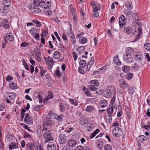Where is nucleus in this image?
<instances>
[{
	"instance_id": "1",
	"label": "nucleus",
	"mask_w": 150,
	"mask_h": 150,
	"mask_svg": "<svg viewBox=\"0 0 150 150\" xmlns=\"http://www.w3.org/2000/svg\"><path fill=\"white\" fill-rule=\"evenodd\" d=\"M132 26L135 27L134 28L132 34L134 36V40L132 41L135 42L138 40L139 39L140 34L142 32V29L140 27L141 23L137 21H134L132 23Z\"/></svg>"
},
{
	"instance_id": "2",
	"label": "nucleus",
	"mask_w": 150,
	"mask_h": 150,
	"mask_svg": "<svg viewBox=\"0 0 150 150\" xmlns=\"http://www.w3.org/2000/svg\"><path fill=\"white\" fill-rule=\"evenodd\" d=\"M33 2L44 8H49L51 6V2L49 0H33Z\"/></svg>"
},
{
	"instance_id": "3",
	"label": "nucleus",
	"mask_w": 150,
	"mask_h": 150,
	"mask_svg": "<svg viewBox=\"0 0 150 150\" xmlns=\"http://www.w3.org/2000/svg\"><path fill=\"white\" fill-rule=\"evenodd\" d=\"M42 132H44L43 136L45 139V143L50 141L53 140V139L51 136L52 132L51 130H48L46 127H43Z\"/></svg>"
},
{
	"instance_id": "4",
	"label": "nucleus",
	"mask_w": 150,
	"mask_h": 150,
	"mask_svg": "<svg viewBox=\"0 0 150 150\" xmlns=\"http://www.w3.org/2000/svg\"><path fill=\"white\" fill-rule=\"evenodd\" d=\"M123 59L124 61L128 64L131 63L133 61L132 56L129 54H125L123 56Z\"/></svg>"
},
{
	"instance_id": "5",
	"label": "nucleus",
	"mask_w": 150,
	"mask_h": 150,
	"mask_svg": "<svg viewBox=\"0 0 150 150\" xmlns=\"http://www.w3.org/2000/svg\"><path fill=\"white\" fill-rule=\"evenodd\" d=\"M59 142L61 144H64L67 142V139L64 134L62 133L59 135Z\"/></svg>"
},
{
	"instance_id": "6",
	"label": "nucleus",
	"mask_w": 150,
	"mask_h": 150,
	"mask_svg": "<svg viewBox=\"0 0 150 150\" xmlns=\"http://www.w3.org/2000/svg\"><path fill=\"white\" fill-rule=\"evenodd\" d=\"M24 121V122L28 125H31L33 123V119L32 118L30 117L28 113L26 114Z\"/></svg>"
},
{
	"instance_id": "7",
	"label": "nucleus",
	"mask_w": 150,
	"mask_h": 150,
	"mask_svg": "<svg viewBox=\"0 0 150 150\" xmlns=\"http://www.w3.org/2000/svg\"><path fill=\"white\" fill-rule=\"evenodd\" d=\"M16 96V94L13 92H10L9 94L7 96L6 100V102L8 103H11V100L14 99Z\"/></svg>"
},
{
	"instance_id": "8",
	"label": "nucleus",
	"mask_w": 150,
	"mask_h": 150,
	"mask_svg": "<svg viewBox=\"0 0 150 150\" xmlns=\"http://www.w3.org/2000/svg\"><path fill=\"white\" fill-rule=\"evenodd\" d=\"M122 132L121 129L120 128L117 127H115L112 130V133L113 134H114L116 137H118V135L120 134Z\"/></svg>"
},
{
	"instance_id": "9",
	"label": "nucleus",
	"mask_w": 150,
	"mask_h": 150,
	"mask_svg": "<svg viewBox=\"0 0 150 150\" xmlns=\"http://www.w3.org/2000/svg\"><path fill=\"white\" fill-rule=\"evenodd\" d=\"M125 18L123 15L120 16L119 18V23L120 27L122 28L123 26L125 25L126 23L125 22Z\"/></svg>"
},
{
	"instance_id": "10",
	"label": "nucleus",
	"mask_w": 150,
	"mask_h": 150,
	"mask_svg": "<svg viewBox=\"0 0 150 150\" xmlns=\"http://www.w3.org/2000/svg\"><path fill=\"white\" fill-rule=\"evenodd\" d=\"M119 83L120 87L124 89L126 88L128 86L127 82L123 79H120L119 81Z\"/></svg>"
},
{
	"instance_id": "11",
	"label": "nucleus",
	"mask_w": 150,
	"mask_h": 150,
	"mask_svg": "<svg viewBox=\"0 0 150 150\" xmlns=\"http://www.w3.org/2000/svg\"><path fill=\"white\" fill-rule=\"evenodd\" d=\"M56 145L54 143L50 142L48 144L47 149V150H56Z\"/></svg>"
},
{
	"instance_id": "12",
	"label": "nucleus",
	"mask_w": 150,
	"mask_h": 150,
	"mask_svg": "<svg viewBox=\"0 0 150 150\" xmlns=\"http://www.w3.org/2000/svg\"><path fill=\"white\" fill-rule=\"evenodd\" d=\"M54 124V121L51 120L50 119H47L44 123V127H45V126L50 127Z\"/></svg>"
},
{
	"instance_id": "13",
	"label": "nucleus",
	"mask_w": 150,
	"mask_h": 150,
	"mask_svg": "<svg viewBox=\"0 0 150 150\" xmlns=\"http://www.w3.org/2000/svg\"><path fill=\"white\" fill-rule=\"evenodd\" d=\"M67 144L69 147H74L76 145L77 142L75 140L71 139L68 141Z\"/></svg>"
},
{
	"instance_id": "14",
	"label": "nucleus",
	"mask_w": 150,
	"mask_h": 150,
	"mask_svg": "<svg viewBox=\"0 0 150 150\" xmlns=\"http://www.w3.org/2000/svg\"><path fill=\"white\" fill-rule=\"evenodd\" d=\"M33 8L32 9V12L35 13H38L41 12V10L38 6V5L35 4V6H33Z\"/></svg>"
},
{
	"instance_id": "15",
	"label": "nucleus",
	"mask_w": 150,
	"mask_h": 150,
	"mask_svg": "<svg viewBox=\"0 0 150 150\" xmlns=\"http://www.w3.org/2000/svg\"><path fill=\"white\" fill-rule=\"evenodd\" d=\"M5 38L6 39L10 42L12 41L14 39L13 34L11 33H7L6 34V36Z\"/></svg>"
},
{
	"instance_id": "16",
	"label": "nucleus",
	"mask_w": 150,
	"mask_h": 150,
	"mask_svg": "<svg viewBox=\"0 0 150 150\" xmlns=\"http://www.w3.org/2000/svg\"><path fill=\"white\" fill-rule=\"evenodd\" d=\"M8 7L3 6V5L0 6V11L3 13H6L8 10Z\"/></svg>"
},
{
	"instance_id": "17",
	"label": "nucleus",
	"mask_w": 150,
	"mask_h": 150,
	"mask_svg": "<svg viewBox=\"0 0 150 150\" xmlns=\"http://www.w3.org/2000/svg\"><path fill=\"white\" fill-rule=\"evenodd\" d=\"M103 94L104 97L108 98H110L112 95V93L108 91L107 89L103 91Z\"/></svg>"
},
{
	"instance_id": "18",
	"label": "nucleus",
	"mask_w": 150,
	"mask_h": 150,
	"mask_svg": "<svg viewBox=\"0 0 150 150\" xmlns=\"http://www.w3.org/2000/svg\"><path fill=\"white\" fill-rule=\"evenodd\" d=\"M136 58L137 60H139L140 62H139L140 64H138V65L139 67H142V65L144 63V62L143 63H142V60L143 59V57L142 56H138L137 54L135 55Z\"/></svg>"
},
{
	"instance_id": "19",
	"label": "nucleus",
	"mask_w": 150,
	"mask_h": 150,
	"mask_svg": "<svg viewBox=\"0 0 150 150\" xmlns=\"http://www.w3.org/2000/svg\"><path fill=\"white\" fill-rule=\"evenodd\" d=\"M87 42V39L85 37H80L79 40V42L81 44H84L86 43Z\"/></svg>"
},
{
	"instance_id": "20",
	"label": "nucleus",
	"mask_w": 150,
	"mask_h": 150,
	"mask_svg": "<svg viewBox=\"0 0 150 150\" xmlns=\"http://www.w3.org/2000/svg\"><path fill=\"white\" fill-rule=\"evenodd\" d=\"M106 89L108 91L110 92L112 94L115 92V88L112 86H108Z\"/></svg>"
},
{
	"instance_id": "21",
	"label": "nucleus",
	"mask_w": 150,
	"mask_h": 150,
	"mask_svg": "<svg viewBox=\"0 0 150 150\" xmlns=\"http://www.w3.org/2000/svg\"><path fill=\"white\" fill-rule=\"evenodd\" d=\"M124 31L127 34H130L133 32L132 28L130 27H125L124 29Z\"/></svg>"
},
{
	"instance_id": "22",
	"label": "nucleus",
	"mask_w": 150,
	"mask_h": 150,
	"mask_svg": "<svg viewBox=\"0 0 150 150\" xmlns=\"http://www.w3.org/2000/svg\"><path fill=\"white\" fill-rule=\"evenodd\" d=\"M108 103L105 100H101L100 102V106L102 108H104L108 105Z\"/></svg>"
},
{
	"instance_id": "23",
	"label": "nucleus",
	"mask_w": 150,
	"mask_h": 150,
	"mask_svg": "<svg viewBox=\"0 0 150 150\" xmlns=\"http://www.w3.org/2000/svg\"><path fill=\"white\" fill-rule=\"evenodd\" d=\"M3 5L9 7L11 4L9 0H3L2 1Z\"/></svg>"
},
{
	"instance_id": "24",
	"label": "nucleus",
	"mask_w": 150,
	"mask_h": 150,
	"mask_svg": "<svg viewBox=\"0 0 150 150\" xmlns=\"http://www.w3.org/2000/svg\"><path fill=\"white\" fill-rule=\"evenodd\" d=\"M89 83L91 84V85L97 87L99 86V83L97 80H93L90 81Z\"/></svg>"
},
{
	"instance_id": "25",
	"label": "nucleus",
	"mask_w": 150,
	"mask_h": 150,
	"mask_svg": "<svg viewBox=\"0 0 150 150\" xmlns=\"http://www.w3.org/2000/svg\"><path fill=\"white\" fill-rule=\"evenodd\" d=\"M113 61L117 65H120L121 64V62L120 61L118 58V56L117 55H115L114 57Z\"/></svg>"
},
{
	"instance_id": "26",
	"label": "nucleus",
	"mask_w": 150,
	"mask_h": 150,
	"mask_svg": "<svg viewBox=\"0 0 150 150\" xmlns=\"http://www.w3.org/2000/svg\"><path fill=\"white\" fill-rule=\"evenodd\" d=\"M137 139L139 142H142L143 141L147 140V138L144 135H141L138 137Z\"/></svg>"
},
{
	"instance_id": "27",
	"label": "nucleus",
	"mask_w": 150,
	"mask_h": 150,
	"mask_svg": "<svg viewBox=\"0 0 150 150\" xmlns=\"http://www.w3.org/2000/svg\"><path fill=\"white\" fill-rule=\"evenodd\" d=\"M125 6L128 10H130L133 8V6L132 3L130 2H126L125 4Z\"/></svg>"
},
{
	"instance_id": "28",
	"label": "nucleus",
	"mask_w": 150,
	"mask_h": 150,
	"mask_svg": "<svg viewBox=\"0 0 150 150\" xmlns=\"http://www.w3.org/2000/svg\"><path fill=\"white\" fill-rule=\"evenodd\" d=\"M132 12L130 11H128L127 10H125L124 11V14L127 18L130 17V16L132 14Z\"/></svg>"
},
{
	"instance_id": "29",
	"label": "nucleus",
	"mask_w": 150,
	"mask_h": 150,
	"mask_svg": "<svg viewBox=\"0 0 150 150\" xmlns=\"http://www.w3.org/2000/svg\"><path fill=\"white\" fill-rule=\"evenodd\" d=\"M60 54L59 52L55 51L54 53V57L56 59H58L60 57Z\"/></svg>"
},
{
	"instance_id": "30",
	"label": "nucleus",
	"mask_w": 150,
	"mask_h": 150,
	"mask_svg": "<svg viewBox=\"0 0 150 150\" xmlns=\"http://www.w3.org/2000/svg\"><path fill=\"white\" fill-rule=\"evenodd\" d=\"M138 14L137 13H134L132 16L134 21L139 22L138 19Z\"/></svg>"
},
{
	"instance_id": "31",
	"label": "nucleus",
	"mask_w": 150,
	"mask_h": 150,
	"mask_svg": "<svg viewBox=\"0 0 150 150\" xmlns=\"http://www.w3.org/2000/svg\"><path fill=\"white\" fill-rule=\"evenodd\" d=\"M99 132V129H96V130L93 132L90 136V138L91 139L93 138V137H95V136Z\"/></svg>"
},
{
	"instance_id": "32",
	"label": "nucleus",
	"mask_w": 150,
	"mask_h": 150,
	"mask_svg": "<svg viewBox=\"0 0 150 150\" xmlns=\"http://www.w3.org/2000/svg\"><path fill=\"white\" fill-rule=\"evenodd\" d=\"M21 125L22 127L24 128L25 129H26L28 131L31 132L32 131L31 130L29 126L27 125L26 124L23 123H21Z\"/></svg>"
},
{
	"instance_id": "33",
	"label": "nucleus",
	"mask_w": 150,
	"mask_h": 150,
	"mask_svg": "<svg viewBox=\"0 0 150 150\" xmlns=\"http://www.w3.org/2000/svg\"><path fill=\"white\" fill-rule=\"evenodd\" d=\"M88 89L90 91H96L98 88L96 86H94L89 85L87 87Z\"/></svg>"
},
{
	"instance_id": "34",
	"label": "nucleus",
	"mask_w": 150,
	"mask_h": 150,
	"mask_svg": "<svg viewBox=\"0 0 150 150\" xmlns=\"http://www.w3.org/2000/svg\"><path fill=\"white\" fill-rule=\"evenodd\" d=\"M9 87L11 89H15L17 88L18 86L15 83L12 82L9 84Z\"/></svg>"
},
{
	"instance_id": "35",
	"label": "nucleus",
	"mask_w": 150,
	"mask_h": 150,
	"mask_svg": "<svg viewBox=\"0 0 150 150\" xmlns=\"http://www.w3.org/2000/svg\"><path fill=\"white\" fill-rule=\"evenodd\" d=\"M44 59L46 62V64L48 65H49L50 62H52V60L50 57H48L47 58L44 57Z\"/></svg>"
},
{
	"instance_id": "36",
	"label": "nucleus",
	"mask_w": 150,
	"mask_h": 150,
	"mask_svg": "<svg viewBox=\"0 0 150 150\" xmlns=\"http://www.w3.org/2000/svg\"><path fill=\"white\" fill-rule=\"evenodd\" d=\"M94 63V58L93 57L91 58V61L89 62L88 64L87 65V69L88 67L90 69L93 64Z\"/></svg>"
},
{
	"instance_id": "37",
	"label": "nucleus",
	"mask_w": 150,
	"mask_h": 150,
	"mask_svg": "<svg viewBox=\"0 0 150 150\" xmlns=\"http://www.w3.org/2000/svg\"><path fill=\"white\" fill-rule=\"evenodd\" d=\"M113 112V108L112 106L109 107L107 109V112L108 114H111Z\"/></svg>"
},
{
	"instance_id": "38",
	"label": "nucleus",
	"mask_w": 150,
	"mask_h": 150,
	"mask_svg": "<svg viewBox=\"0 0 150 150\" xmlns=\"http://www.w3.org/2000/svg\"><path fill=\"white\" fill-rule=\"evenodd\" d=\"M29 32L31 35H34L37 33L38 30L36 29L35 28H33L30 30Z\"/></svg>"
},
{
	"instance_id": "39",
	"label": "nucleus",
	"mask_w": 150,
	"mask_h": 150,
	"mask_svg": "<svg viewBox=\"0 0 150 150\" xmlns=\"http://www.w3.org/2000/svg\"><path fill=\"white\" fill-rule=\"evenodd\" d=\"M128 91L129 93L131 94H132L133 93L135 92V91L134 90V88L133 87H132L131 86H128Z\"/></svg>"
},
{
	"instance_id": "40",
	"label": "nucleus",
	"mask_w": 150,
	"mask_h": 150,
	"mask_svg": "<svg viewBox=\"0 0 150 150\" xmlns=\"http://www.w3.org/2000/svg\"><path fill=\"white\" fill-rule=\"evenodd\" d=\"M34 146L33 144L30 142L26 144V149L28 150H31Z\"/></svg>"
},
{
	"instance_id": "41",
	"label": "nucleus",
	"mask_w": 150,
	"mask_h": 150,
	"mask_svg": "<svg viewBox=\"0 0 150 150\" xmlns=\"http://www.w3.org/2000/svg\"><path fill=\"white\" fill-rule=\"evenodd\" d=\"M126 53L130 54V53H132L134 52V50L131 47L127 48L126 50Z\"/></svg>"
},
{
	"instance_id": "42",
	"label": "nucleus",
	"mask_w": 150,
	"mask_h": 150,
	"mask_svg": "<svg viewBox=\"0 0 150 150\" xmlns=\"http://www.w3.org/2000/svg\"><path fill=\"white\" fill-rule=\"evenodd\" d=\"M94 107L93 106L89 105L87 106L86 108V110L88 112H91L93 110Z\"/></svg>"
},
{
	"instance_id": "43",
	"label": "nucleus",
	"mask_w": 150,
	"mask_h": 150,
	"mask_svg": "<svg viewBox=\"0 0 150 150\" xmlns=\"http://www.w3.org/2000/svg\"><path fill=\"white\" fill-rule=\"evenodd\" d=\"M79 64L80 65V67H84L86 65V62L85 60H81L79 62Z\"/></svg>"
},
{
	"instance_id": "44",
	"label": "nucleus",
	"mask_w": 150,
	"mask_h": 150,
	"mask_svg": "<svg viewBox=\"0 0 150 150\" xmlns=\"http://www.w3.org/2000/svg\"><path fill=\"white\" fill-rule=\"evenodd\" d=\"M103 142H98L97 145V147L98 149L101 150L103 147Z\"/></svg>"
},
{
	"instance_id": "45",
	"label": "nucleus",
	"mask_w": 150,
	"mask_h": 150,
	"mask_svg": "<svg viewBox=\"0 0 150 150\" xmlns=\"http://www.w3.org/2000/svg\"><path fill=\"white\" fill-rule=\"evenodd\" d=\"M145 48L146 50L150 51V44L149 43H146L144 45Z\"/></svg>"
},
{
	"instance_id": "46",
	"label": "nucleus",
	"mask_w": 150,
	"mask_h": 150,
	"mask_svg": "<svg viewBox=\"0 0 150 150\" xmlns=\"http://www.w3.org/2000/svg\"><path fill=\"white\" fill-rule=\"evenodd\" d=\"M122 69L123 71L125 72H127L129 70L130 68L127 66H124L122 68Z\"/></svg>"
},
{
	"instance_id": "47",
	"label": "nucleus",
	"mask_w": 150,
	"mask_h": 150,
	"mask_svg": "<svg viewBox=\"0 0 150 150\" xmlns=\"http://www.w3.org/2000/svg\"><path fill=\"white\" fill-rule=\"evenodd\" d=\"M33 147L35 150H43V148L41 146H40L39 144H36Z\"/></svg>"
},
{
	"instance_id": "48",
	"label": "nucleus",
	"mask_w": 150,
	"mask_h": 150,
	"mask_svg": "<svg viewBox=\"0 0 150 150\" xmlns=\"http://www.w3.org/2000/svg\"><path fill=\"white\" fill-rule=\"evenodd\" d=\"M16 143L15 142H12L9 145V148L10 149H12L14 148H16L15 147L16 146Z\"/></svg>"
},
{
	"instance_id": "49",
	"label": "nucleus",
	"mask_w": 150,
	"mask_h": 150,
	"mask_svg": "<svg viewBox=\"0 0 150 150\" xmlns=\"http://www.w3.org/2000/svg\"><path fill=\"white\" fill-rule=\"evenodd\" d=\"M59 107L60 111L62 112H64L65 110V106L62 103H61L59 105Z\"/></svg>"
},
{
	"instance_id": "50",
	"label": "nucleus",
	"mask_w": 150,
	"mask_h": 150,
	"mask_svg": "<svg viewBox=\"0 0 150 150\" xmlns=\"http://www.w3.org/2000/svg\"><path fill=\"white\" fill-rule=\"evenodd\" d=\"M83 89L84 90V91H85V93L87 96H91V94L90 92L89 91L88 89L86 88L85 87H83Z\"/></svg>"
},
{
	"instance_id": "51",
	"label": "nucleus",
	"mask_w": 150,
	"mask_h": 150,
	"mask_svg": "<svg viewBox=\"0 0 150 150\" xmlns=\"http://www.w3.org/2000/svg\"><path fill=\"white\" fill-rule=\"evenodd\" d=\"M45 14L48 16H50L52 13V11L49 9H46L45 10Z\"/></svg>"
},
{
	"instance_id": "52",
	"label": "nucleus",
	"mask_w": 150,
	"mask_h": 150,
	"mask_svg": "<svg viewBox=\"0 0 150 150\" xmlns=\"http://www.w3.org/2000/svg\"><path fill=\"white\" fill-rule=\"evenodd\" d=\"M112 146L109 144L105 145L104 146V150H111Z\"/></svg>"
},
{
	"instance_id": "53",
	"label": "nucleus",
	"mask_w": 150,
	"mask_h": 150,
	"mask_svg": "<svg viewBox=\"0 0 150 150\" xmlns=\"http://www.w3.org/2000/svg\"><path fill=\"white\" fill-rule=\"evenodd\" d=\"M101 8V6L98 5L95 6L93 9V11H97L100 10Z\"/></svg>"
},
{
	"instance_id": "54",
	"label": "nucleus",
	"mask_w": 150,
	"mask_h": 150,
	"mask_svg": "<svg viewBox=\"0 0 150 150\" xmlns=\"http://www.w3.org/2000/svg\"><path fill=\"white\" fill-rule=\"evenodd\" d=\"M64 117V116L63 115H60L58 116L57 118V120L59 122H61L63 121V118Z\"/></svg>"
},
{
	"instance_id": "55",
	"label": "nucleus",
	"mask_w": 150,
	"mask_h": 150,
	"mask_svg": "<svg viewBox=\"0 0 150 150\" xmlns=\"http://www.w3.org/2000/svg\"><path fill=\"white\" fill-rule=\"evenodd\" d=\"M53 97V95L51 91H49L48 92V95L47 96V99L48 100L52 98Z\"/></svg>"
},
{
	"instance_id": "56",
	"label": "nucleus",
	"mask_w": 150,
	"mask_h": 150,
	"mask_svg": "<svg viewBox=\"0 0 150 150\" xmlns=\"http://www.w3.org/2000/svg\"><path fill=\"white\" fill-rule=\"evenodd\" d=\"M69 100L71 104H74L75 106H77L78 105V103L76 100H74V99H69Z\"/></svg>"
},
{
	"instance_id": "57",
	"label": "nucleus",
	"mask_w": 150,
	"mask_h": 150,
	"mask_svg": "<svg viewBox=\"0 0 150 150\" xmlns=\"http://www.w3.org/2000/svg\"><path fill=\"white\" fill-rule=\"evenodd\" d=\"M35 6V4L34 3V4L30 3L29 4L28 7L30 10L32 11V9L33 8V6Z\"/></svg>"
},
{
	"instance_id": "58",
	"label": "nucleus",
	"mask_w": 150,
	"mask_h": 150,
	"mask_svg": "<svg viewBox=\"0 0 150 150\" xmlns=\"http://www.w3.org/2000/svg\"><path fill=\"white\" fill-rule=\"evenodd\" d=\"M48 34V32L46 30H44L42 33L41 34V36L42 37L44 38Z\"/></svg>"
},
{
	"instance_id": "59",
	"label": "nucleus",
	"mask_w": 150,
	"mask_h": 150,
	"mask_svg": "<svg viewBox=\"0 0 150 150\" xmlns=\"http://www.w3.org/2000/svg\"><path fill=\"white\" fill-rule=\"evenodd\" d=\"M87 122V121L85 120H84L83 119L80 120V123L81 125H85L86 123Z\"/></svg>"
},
{
	"instance_id": "60",
	"label": "nucleus",
	"mask_w": 150,
	"mask_h": 150,
	"mask_svg": "<svg viewBox=\"0 0 150 150\" xmlns=\"http://www.w3.org/2000/svg\"><path fill=\"white\" fill-rule=\"evenodd\" d=\"M8 21L6 20L5 19H4L2 20L1 22H0V26H1L2 25H3L4 24L8 23Z\"/></svg>"
},
{
	"instance_id": "61",
	"label": "nucleus",
	"mask_w": 150,
	"mask_h": 150,
	"mask_svg": "<svg viewBox=\"0 0 150 150\" xmlns=\"http://www.w3.org/2000/svg\"><path fill=\"white\" fill-rule=\"evenodd\" d=\"M23 65L25 69L27 70H29V67L28 65L27 64L26 62L25 61H24L23 62Z\"/></svg>"
},
{
	"instance_id": "62",
	"label": "nucleus",
	"mask_w": 150,
	"mask_h": 150,
	"mask_svg": "<svg viewBox=\"0 0 150 150\" xmlns=\"http://www.w3.org/2000/svg\"><path fill=\"white\" fill-rule=\"evenodd\" d=\"M68 35L70 38H71L73 37H75L73 33H72V30L71 29L70 30L69 33H68Z\"/></svg>"
},
{
	"instance_id": "63",
	"label": "nucleus",
	"mask_w": 150,
	"mask_h": 150,
	"mask_svg": "<svg viewBox=\"0 0 150 150\" xmlns=\"http://www.w3.org/2000/svg\"><path fill=\"white\" fill-rule=\"evenodd\" d=\"M84 147L81 146H79L76 147L74 149V150H83Z\"/></svg>"
},
{
	"instance_id": "64",
	"label": "nucleus",
	"mask_w": 150,
	"mask_h": 150,
	"mask_svg": "<svg viewBox=\"0 0 150 150\" xmlns=\"http://www.w3.org/2000/svg\"><path fill=\"white\" fill-rule=\"evenodd\" d=\"M127 79H131L133 76V74L132 73H128L127 75Z\"/></svg>"
}]
</instances>
